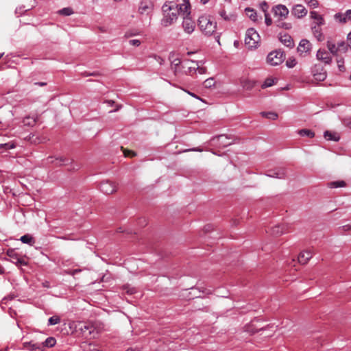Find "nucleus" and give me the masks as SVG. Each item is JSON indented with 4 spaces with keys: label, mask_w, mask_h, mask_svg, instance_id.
<instances>
[{
    "label": "nucleus",
    "mask_w": 351,
    "mask_h": 351,
    "mask_svg": "<svg viewBox=\"0 0 351 351\" xmlns=\"http://www.w3.org/2000/svg\"><path fill=\"white\" fill-rule=\"evenodd\" d=\"M119 107H118L117 109H115L114 111H117L119 110Z\"/></svg>",
    "instance_id": "63"
},
{
    "label": "nucleus",
    "mask_w": 351,
    "mask_h": 351,
    "mask_svg": "<svg viewBox=\"0 0 351 351\" xmlns=\"http://www.w3.org/2000/svg\"><path fill=\"white\" fill-rule=\"evenodd\" d=\"M7 255L11 258V261L16 265H27V262L24 257H21L14 249H9Z\"/></svg>",
    "instance_id": "6"
},
{
    "label": "nucleus",
    "mask_w": 351,
    "mask_h": 351,
    "mask_svg": "<svg viewBox=\"0 0 351 351\" xmlns=\"http://www.w3.org/2000/svg\"><path fill=\"white\" fill-rule=\"evenodd\" d=\"M324 136L327 141H338L340 138L337 133L330 131H326L324 133Z\"/></svg>",
    "instance_id": "26"
},
{
    "label": "nucleus",
    "mask_w": 351,
    "mask_h": 351,
    "mask_svg": "<svg viewBox=\"0 0 351 351\" xmlns=\"http://www.w3.org/2000/svg\"><path fill=\"white\" fill-rule=\"evenodd\" d=\"M239 80L241 86L245 90H250L255 86V82L247 76H241Z\"/></svg>",
    "instance_id": "18"
},
{
    "label": "nucleus",
    "mask_w": 351,
    "mask_h": 351,
    "mask_svg": "<svg viewBox=\"0 0 351 351\" xmlns=\"http://www.w3.org/2000/svg\"><path fill=\"white\" fill-rule=\"evenodd\" d=\"M23 123L25 125L34 126L36 123V118L27 116L23 119Z\"/></svg>",
    "instance_id": "33"
},
{
    "label": "nucleus",
    "mask_w": 351,
    "mask_h": 351,
    "mask_svg": "<svg viewBox=\"0 0 351 351\" xmlns=\"http://www.w3.org/2000/svg\"><path fill=\"white\" fill-rule=\"evenodd\" d=\"M107 103H108L109 105L112 106L114 102L113 101H112V100H109V101H107Z\"/></svg>",
    "instance_id": "59"
},
{
    "label": "nucleus",
    "mask_w": 351,
    "mask_h": 351,
    "mask_svg": "<svg viewBox=\"0 0 351 351\" xmlns=\"http://www.w3.org/2000/svg\"><path fill=\"white\" fill-rule=\"evenodd\" d=\"M346 23L348 21H351V10H348L346 12Z\"/></svg>",
    "instance_id": "51"
},
{
    "label": "nucleus",
    "mask_w": 351,
    "mask_h": 351,
    "mask_svg": "<svg viewBox=\"0 0 351 351\" xmlns=\"http://www.w3.org/2000/svg\"><path fill=\"white\" fill-rule=\"evenodd\" d=\"M343 123L345 126L351 129V118L350 117L344 118L343 120Z\"/></svg>",
    "instance_id": "47"
},
{
    "label": "nucleus",
    "mask_w": 351,
    "mask_h": 351,
    "mask_svg": "<svg viewBox=\"0 0 351 351\" xmlns=\"http://www.w3.org/2000/svg\"><path fill=\"white\" fill-rule=\"evenodd\" d=\"M162 13L160 24L164 27H168L176 23L178 18V5L174 1H166L162 6Z\"/></svg>",
    "instance_id": "1"
},
{
    "label": "nucleus",
    "mask_w": 351,
    "mask_h": 351,
    "mask_svg": "<svg viewBox=\"0 0 351 351\" xmlns=\"http://www.w3.org/2000/svg\"><path fill=\"white\" fill-rule=\"evenodd\" d=\"M204 84L205 87L210 88L215 85V81L213 78H209L204 81Z\"/></svg>",
    "instance_id": "43"
},
{
    "label": "nucleus",
    "mask_w": 351,
    "mask_h": 351,
    "mask_svg": "<svg viewBox=\"0 0 351 351\" xmlns=\"http://www.w3.org/2000/svg\"><path fill=\"white\" fill-rule=\"evenodd\" d=\"M210 0H200V3L202 4V5H205L207 3L209 2Z\"/></svg>",
    "instance_id": "56"
},
{
    "label": "nucleus",
    "mask_w": 351,
    "mask_h": 351,
    "mask_svg": "<svg viewBox=\"0 0 351 351\" xmlns=\"http://www.w3.org/2000/svg\"><path fill=\"white\" fill-rule=\"evenodd\" d=\"M23 346L32 351H42L43 344L34 343L33 341L25 342Z\"/></svg>",
    "instance_id": "21"
},
{
    "label": "nucleus",
    "mask_w": 351,
    "mask_h": 351,
    "mask_svg": "<svg viewBox=\"0 0 351 351\" xmlns=\"http://www.w3.org/2000/svg\"><path fill=\"white\" fill-rule=\"evenodd\" d=\"M296 60L294 58H289L286 62V65L289 68H293L296 65Z\"/></svg>",
    "instance_id": "40"
},
{
    "label": "nucleus",
    "mask_w": 351,
    "mask_h": 351,
    "mask_svg": "<svg viewBox=\"0 0 351 351\" xmlns=\"http://www.w3.org/2000/svg\"><path fill=\"white\" fill-rule=\"evenodd\" d=\"M69 328L73 334L82 335L88 339L96 338L100 332L94 325L82 322H70Z\"/></svg>",
    "instance_id": "2"
},
{
    "label": "nucleus",
    "mask_w": 351,
    "mask_h": 351,
    "mask_svg": "<svg viewBox=\"0 0 351 351\" xmlns=\"http://www.w3.org/2000/svg\"><path fill=\"white\" fill-rule=\"evenodd\" d=\"M334 18L336 21L340 23H346V12L345 13H337L335 14Z\"/></svg>",
    "instance_id": "35"
},
{
    "label": "nucleus",
    "mask_w": 351,
    "mask_h": 351,
    "mask_svg": "<svg viewBox=\"0 0 351 351\" xmlns=\"http://www.w3.org/2000/svg\"><path fill=\"white\" fill-rule=\"evenodd\" d=\"M55 343H56V339L53 337H49L43 343V346L52 347L55 345Z\"/></svg>",
    "instance_id": "37"
},
{
    "label": "nucleus",
    "mask_w": 351,
    "mask_h": 351,
    "mask_svg": "<svg viewBox=\"0 0 351 351\" xmlns=\"http://www.w3.org/2000/svg\"><path fill=\"white\" fill-rule=\"evenodd\" d=\"M59 14L64 16H70L73 14V10L70 8H64L60 10H59Z\"/></svg>",
    "instance_id": "38"
},
{
    "label": "nucleus",
    "mask_w": 351,
    "mask_h": 351,
    "mask_svg": "<svg viewBox=\"0 0 351 351\" xmlns=\"http://www.w3.org/2000/svg\"><path fill=\"white\" fill-rule=\"evenodd\" d=\"M48 322H49V325H55V324L60 323V318L58 316L55 315V316L51 317L49 319Z\"/></svg>",
    "instance_id": "39"
},
{
    "label": "nucleus",
    "mask_w": 351,
    "mask_h": 351,
    "mask_svg": "<svg viewBox=\"0 0 351 351\" xmlns=\"http://www.w3.org/2000/svg\"><path fill=\"white\" fill-rule=\"evenodd\" d=\"M169 60L171 61V68L173 71L175 75H178L180 71V66L181 64V60L178 57V55L176 53H171L169 55Z\"/></svg>",
    "instance_id": "13"
},
{
    "label": "nucleus",
    "mask_w": 351,
    "mask_h": 351,
    "mask_svg": "<svg viewBox=\"0 0 351 351\" xmlns=\"http://www.w3.org/2000/svg\"><path fill=\"white\" fill-rule=\"evenodd\" d=\"M121 149H122L123 154L125 157H133L136 155V154L132 151L128 150L126 149H123V147H121Z\"/></svg>",
    "instance_id": "46"
},
{
    "label": "nucleus",
    "mask_w": 351,
    "mask_h": 351,
    "mask_svg": "<svg viewBox=\"0 0 351 351\" xmlns=\"http://www.w3.org/2000/svg\"><path fill=\"white\" fill-rule=\"evenodd\" d=\"M265 23L267 26H269L271 25L272 23V20L270 18L269 15L265 12Z\"/></svg>",
    "instance_id": "48"
},
{
    "label": "nucleus",
    "mask_w": 351,
    "mask_h": 351,
    "mask_svg": "<svg viewBox=\"0 0 351 351\" xmlns=\"http://www.w3.org/2000/svg\"><path fill=\"white\" fill-rule=\"evenodd\" d=\"M129 43L130 45H133V46H139L141 45V41L138 39H133V40H130L129 41Z\"/></svg>",
    "instance_id": "49"
},
{
    "label": "nucleus",
    "mask_w": 351,
    "mask_h": 351,
    "mask_svg": "<svg viewBox=\"0 0 351 351\" xmlns=\"http://www.w3.org/2000/svg\"><path fill=\"white\" fill-rule=\"evenodd\" d=\"M20 240L22 243L29 244V245H34L35 243L34 238L28 234L22 236Z\"/></svg>",
    "instance_id": "28"
},
{
    "label": "nucleus",
    "mask_w": 351,
    "mask_h": 351,
    "mask_svg": "<svg viewBox=\"0 0 351 351\" xmlns=\"http://www.w3.org/2000/svg\"><path fill=\"white\" fill-rule=\"evenodd\" d=\"M337 66L340 71L343 72L346 71V67L344 66V62L343 59H337Z\"/></svg>",
    "instance_id": "42"
},
{
    "label": "nucleus",
    "mask_w": 351,
    "mask_h": 351,
    "mask_svg": "<svg viewBox=\"0 0 351 351\" xmlns=\"http://www.w3.org/2000/svg\"><path fill=\"white\" fill-rule=\"evenodd\" d=\"M260 36L254 28H249L246 31L245 44L249 49L256 48L260 43Z\"/></svg>",
    "instance_id": "4"
},
{
    "label": "nucleus",
    "mask_w": 351,
    "mask_h": 351,
    "mask_svg": "<svg viewBox=\"0 0 351 351\" xmlns=\"http://www.w3.org/2000/svg\"><path fill=\"white\" fill-rule=\"evenodd\" d=\"M182 26L186 34H191L195 29V23L191 16H183Z\"/></svg>",
    "instance_id": "10"
},
{
    "label": "nucleus",
    "mask_w": 351,
    "mask_h": 351,
    "mask_svg": "<svg viewBox=\"0 0 351 351\" xmlns=\"http://www.w3.org/2000/svg\"><path fill=\"white\" fill-rule=\"evenodd\" d=\"M4 273V269L0 266V274H2Z\"/></svg>",
    "instance_id": "58"
},
{
    "label": "nucleus",
    "mask_w": 351,
    "mask_h": 351,
    "mask_svg": "<svg viewBox=\"0 0 351 351\" xmlns=\"http://www.w3.org/2000/svg\"><path fill=\"white\" fill-rule=\"evenodd\" d=\"M307 5L313 8H315L319 5L317 0H305Z\"/></svg>",
    "instance_id": "41"
},
{
    "label": "nucleus",
    "mask_w": 351,
    "mask_h": 351,
    "mask_svg": "<svg viewBox=\"0 0 351 351\" xmlns=\"http://www.w3.org/2000/svg\"><path fill=\"white\" fill-rule=\"evenodd\" d=\"M97 75V74L96 73H86V75H86V76H91V75H93V76H95V75Z\"/></svg>",
    "instance_id": "55"
},
{
    "label": "nucleus",
    "mask_w": 351,
    "mask_h": 351,
    "mask_svg": "<svg viewBox=\"0 0 351 351\" xmlns=\"http://www.w3.org/2000/svg\"><path fill=\"white\" fill-rule=\"evenodd\" d=\"M272 10L274 16L278 18V20L285 19L289 14L288 8L284 5H277L273 8Z\"/></svg>",
    "instance_id": "8"
},
{
    "label": "nucleus",
    "mask_w": 351,
    "mask_h": 351,
    "mask_svg": "<svg viewBox=\"0 0 351 351\" xmlns=\"http://www.w3.org/2000/svg\"><path fill=\"white\" fill-rule=\"evenodd\" d=\"M348 42L350 47L351 48V32H350L348 35Z\"/></svg>",
    "instance_id": "54"
},
{
    "label": "nucleus",
    "mask_w": 351,
    "mask_h": 351,
    "mask_svg": "<svg viewBox=\"0 0 351 351\" xmlns=\"http://www.w3.org/2000/svg\"><path fill=\"white\" fill-rule=\"evenodd\" d=\"M217 138L219 142V144L223 147L230 145L233 143L232 139L230 137L228 136L227 135H220L217 136Z\"/></svg>",
    "instance_id": "24"
},
{
    "label": "nucleus",
    "mask_w": 351,
    "mask_h": 351,
    "mask_svg": "<svg viewBox=\"0 0 351 351\" xmlns=\"http://www.w3.org/2000/svg\"><path fill=\"white\" fill-rule=\"evenodd\" d=\"M126 351H136V350L134 348H130L127 349Z\"/></svg>",
    "instance_id": "60"
},
{
    "label": "nucleus",
    "mask_w": 351,
    "mask_h": 351,
    "mask_svg": "<svg viewBox=\"0 0 351 351\" xmlns=\"http://www.w3.org/2000/svg\"><path fill=\"white\" fill-rule=\"evenodd\" d=\"M271 234L275 237H279L282 234L289 232V226L286 224L276 225L271 228Z\"/></svg>",
    "instance_id": "15"
},
{
    "label": "nucleus",
    "mask_w": 351,
    "mask_h": 351,
    "mask_svg": "<svg viewBox=\"0 0 351 351\" xmlns=\"http://www.w3.org/2000/svg\"><path fill=\"white\" fill-rule=\"evenodd\" d=\"M298 134L301 136H307L308 138H313L315 136V133L311 130L308 129H302L298 131Z\"/></svg>",
    "instance_id": "31"
},
{
    "label": "nucleus",
    "mask_w": 351,
    "mask_h": 351,
    "mask_svg": "<svg viewBox=\"0 0 351 351\" xmlns=\"http://www.w3.org/2000/svg\"><path fill=\"white\" fill-rule=\"evenodd\" d=\"M154 9V5L152 1L149 0H143L140 2L138 12L140 14H149Z\"/></svg>",
    "instance_id": "12"
},
{
    "label": "nucleus",
    "mask_w": 351,
    "mask_h": 351,
    "mask_svg": "<svg viewBox=\"0 0 351 351\" xmlns=\"http://www.w3.org/2000/svg\"><path fill=\"white\" fill-rule=\"evenodd\" d=\"M311 17L315 21V25H324V19L322 16L319 15L317 12H311Z\"/></svg>",
    "instance_id": "27"
},
{
    "label": "nucleus",
    "mask_w": 351,
    "mask_h": 351,
    "mask_svg": "<svg viewBox=\"0 0 351 351\" xmlns=\"http://www.w3.org/2000/svg\"><path fill=\"white\" fill-rule=\"evenodd\" d=\"M125 289H126V292L128 294H133L134 293V289H129L128 287H125Z\"/></svg>",
    "instance_id": "53"
},
{
    "label": "nucleus",
    "mask_w": 351,
    "mask_h": 351,
    "mask_svg": "<svg viewBox=\"0 0 351 351\" xmlns=\"http://www.w3.org/2000/svg\"><path fill=\"white\" fill-rule=\"evenodd\" d=\"M117 184L114 182L108 179L102 182L100 185V190L106 194H112L117 190Z\"/></svg>",
    "instance_id": "9"
},
{
    "label": "nucleus",
    "mask_w": 351,
    "mask_h": 351,
    "mask_svg": "<svg viewBox=\"0 0 351 351\" xmlns=\"http://www.w3.org/2000/svg\"><path fill=\"white\" fill-rule=\"evenodd\" d=\"M118 231H119V232H123V231L121 230V228H119Z\"/></svg>",
    "instance_id": "61"
},
{
    "label": "nucleus",
    "mask_w": 351,
    "mask_h": 351,
    "mask_svg": "<svg viewBox=\"0 0 351 351\" xmlns=\"http://www.w3.org/2000/svg\"><path fill=\"white\" fill-rule=\"evenodd\" d=\"M312 49L311 43L306 39H302L298 47V52L301 56H306Z\"/></svg>",
    "instance_id": "11"
},
{
    "label": "nucleus",
    "mask_w": 351,
    "mask_h": 351,
    "mask_svg": "<svg viewBox=\"0 0 351 351\" xmlns=\"http://www.w3.org/2000/svg\"><path fill=\"white\" fill-rule=\"evenodd\" d=\"M314 80L317 82L324 81L327 76L326 71L320 64H315L312 70Z\"/></svg>",
    "instance_id": "7"
},
{
    "label": "nucleus",
    "mask_w": 351,
    "mask_h": 351,
    "mask_svg": "<svg viewBox=\"0 0 351 351\" xmlns=\"http://www.w3.org/2000/svg\"><path fill=\"white\" fill-rule=\"evenodd\" d=\"M326 46L328 49L330 51V53L333 55H336L338 53V49L339 47H337L335 43H334L331 40H328L326 43Z\"/></svg>",
    "instance_id": "30"
},
{
    "label": "nucleus",
    "mask_w": 351,
    "mask_h": 351,
    "mask_svg": "<svg viewBox=\"0 0 351 351\" xmlns=\"http://www.w3.org/2000/svg\"><path fill=\"white\" fill-rule=\"evenodd\" d=\"M339 229H340L342 232H346V231L351 230V225H345V226H341V228H339Z\"/></svg>",
    "instance_id": "50"
},
{
    "label": "nucleus",
    "mask_w": 351,
    "mask_h": 351,
    "mask_svg": "<svg viewBox=\"0 0 351 351\" xmlns=\"http://www.w3.org/2000/svg\"><path fill=\"white\" fill-rule=\"evenodd\" d=\"M317 58L324 62L325 64H330L332 62V57L330 53L324 49H319L317 52Z\"/></svg>",
    "instance_id": "17"
},
{
    "label": "nucleus",
    "mask_w": 351,
    "mask_h": 351,
    "mask_svg": "<svg viewBox=\"0 0 351 351\" xmlns=\"http://www.w3.org/2000/svg\"><path fill=\"white\" fill-rule=\"evenodd\" d=\"M246 15L253 21L256 22L258 21V16L256 12L251 8H246L245 10Z\"/></svg>",
    "instance_id": "29"
},
{
    "label": "nucleus",
    "mask_w": 351,
    "mask_h": 351,
    "mask_svg": "<svg viewBox=\"0 0 351 351\" xmlns=\"http://www.w3.org/2000/svg\"><path fill=\"white\" fill-rule=\"evenodd\" d=\"M350 80H351V75H350Z\"/></svg>",
    "instance_id": "64"
},
{
    "label": "nucleus",
    "mask_w": 351,
    "mask_h": 351,
    "mask_svg": "<svg viewBox=\"0 0 351 351\" xmlns=\"http://www.w3.org/2000/svg\"><path fill=\"white\" fill-rule=\"evenodd\" d=\"M261 114L263 117H265L271 120H276L278 118V114L274 112H261Z\"/></svg>",
    "instance_id": "34"
},
{
    "label": "nucleus",
    "mask_w": 351,
    "mask_h": 351,
    "mask_svg": "<svg viewBox=\"0 0 351 351\" xmlns=\"http://www.w3.org/2000/svg\"><path fill=\"white\" fill-rule=\"evenodd\" d=\"M184 67L186 68L185 73L190 75L195 73L197 70H198L200 73H203L204 70L203 68H199L197 62L192 61L185 62Z\"/></svg>",
    "instance_id": "16"
},
{
    "label": "nucleus",
    "mask_w": 351,
    "mask_h": 351,
    "mask_svg": "<svg viewBox=\"0 0 351 351\" xmlns=\"http://www.w3.org/2000/svg\"><path fill=\"white\" fill-rule=\"evenodd\" d=\"M191 151H192V152H202V149H200V148L197 147V148H193V149H185L183 152H191Z\"/></svg>",
    "instance_id": "52"
},
{
    "label": "nucleus",
    "mask_w": 351,
    "mask_h": 351,
    "mask_svg": "<svg viewBox=\"0 0 351 351\" xmlns=\"http://www.w3.org/2000/svg\"><path fill=\"white\" fill-rule=\"evenodd\" d=\"M322 25H315L312 27V32L314 36L319 40H324V35L322 32V28L320 27Z\"/></svg>",
    "instance_id": "25"
},
{
    "label": "nucleus",
    "mask_w": 351,
    "mask_h": 351,
    "mask_svg": "<svg viewBox=\"0 0 351 351\" xmlns=\"http://www.w3.org/2000/svg\"><path fill=\"white\" fill-rule=\"evenodd\" d=\"M197 25L201 32L208 36L213 35L217 29V22L209 15L199 16Z\"/></svg>",
    "instance_id": "3"
},
{
    "label": "nucleus",
    "mask_w": 351,
    "mask_h": 351,
    "mask_svg": "<svg viewBox=\"0 0 351 351\" xmlns=\"http://www.w3.org/2000/svg\"><path fill=\"white\" fill-rule=\"evenodd\" d=\"M327 185L329 188L345 187L346 186V183L343 180H338L328 182Z\"/></svg>",
    "instance_id": "32"
},
{
    "label": "nucleus",
    "mask_w": 351,
    "mask_h": 351,
    "mask_svg": "<svg viewBox=\"0 0 351 351\" xmlns=\"http://www.w3.org/2000/svg\"><path fill=\"white\" fill-rule=\"evenodd\" d=\"M182 3L178 5V14L180 13L183 16H190L191 5L189 0H182Z\"/></svg>",
    "instance_id": "14"
},
{
    "label": "nucleus",
    "mask_w": 351,
    "mask_h": 351,
    "mask_svg": "<svg viewBox=\"0 0 351 351\" xmlns=\"http://www.w3.org/2000/svg\"><path fill=\"white\" fill-rule=\"evenodd\" d=\"M280 40L283 45H285L287 47L291 48L294 46V43L292 38L291 37V36L288 34H285L283 35H280Z\"/></svg>",
    "instance_id": "22"
},
{
    "label": "nucleus",
    "mask_w": 351,
    "mask_h": 351,
    "mask_svg": "<svg viewBox=\"0 0 351 351\" xmlns=\"http://www.w3.org/2000/svg\"><path fill=\"white\" fill-rule=\"evenodd\" d=\"M219 15L226 21H234L236 20V15L233 13H227V12L222 9L219 11Z\"/></svg>",
    "instance_id": "23"
},
{
    "label": "nucleus",
    "mask_w": 351,
    "mask_h": 351,
    "mask_svg": "<svg viewBox=\"0 0 351 351\" xmlns=\"http://www.w3.org/2000/svg\"><path fill=\"white\" fill-rule=\"evenodd\" d=\"M188 93H189L190 95H191L192 97H195V98H196V99H199V97L198 96L195 95V94H193V93H190V92H188Z\"/></svg>",
    "instance_id": "57"
},
{
    "label": "nucleus",
    "mask_w": 351,
    "mask_h": 351,
    "mask_svg": "<svg viewBox=\"0 0 351 351\" xmlns=\"http://www.w3.org/2000/svg\"><path fill=\"white\" fill-rule=\"evenodd\" d=\"M312 256L313 253L311 251L306 250L301 252L298 257V263L302 265H305L312 258Z\"/></svg>",
    "instance_id": "20"
},
{
    "label": "nucleus",
    "mask_w": 351,
    "mask_h": 351,
    "mask_svg": "<svg viewBox=\"0 0 351 351\" xmlns=\"http://www.w3.org/2000/svg\"><path fill=\"white\" fill-rule=\"evenodd\" d=\"M285 58L284 52L281 50H276L270 52L267 57V62L271 66H277L283 62Z\"/></svg>",
    "instance_id": "5"
},
{
    "label": "nucleus",
    "mask_w": 351,
    "mask_h": 351,
    "mask_svg": "<svg viewBox=\"0 0 351 351\" xmlns=\"http://www.w3.org/2000/svg\"><path fill=\"white\" fill-rule=\"evenodd\" d=\"M337 47H339L338 51H346L348 49V46L344 42H340L337 45Z\"/></svg>",
    "instance_id": "45"
},
{
    "label": "nucleus",
    "mask_w": 351,
    "mask_h": 351,
    "mask_svg": "<svg viewBox=\"0 0 351 351\" xmlns=\"http://www.w3.org/2000/svg\"><path fill=\"white\" fill-rule=\"evenodd\" d=\"M114 1H121L122 0H113Z\"/></svg>",
    "instance_id": "62"
},
{
    "label": "nucleus",
    "mask_w": 351,
    "mask_h": 351,
    "mask_svg": "<svg viewBox=\"0 0 351 351\" xmlns=\"http://www.w3.org/2000/svg\"><path fill=\"white\" fill-rule=\"evenodd\" d=\"M292 13L298 18H302L307 14V10L300 4L295 5L292 9Z\"/></svg>",
    "instance_id": "19"
},
{
    "label": "nucleus",
    "mask_w": 351,
    "mask_h": 351,
    "mask_svg": "<svg viewBox=\"0 0 351 351\" xmlns=\"http://www.w3.org/2000/svg\"><path fill=\"white\" fill-rule=\"evenodd\" d=\"M276 78L268 77L265 80V82L262 84V88H265L267 87H270L276 83Z\"/></svg>",
    "instance_id": "36"
},
{
    "label": "nucleus",
    "mask_w": 351,
    "mask_h": 351,
    "mask_svg": "<svg viewBox=\"0 0 351 351\" xmlns=\"http://www.w3.org/2000/svg\"><path fill=\"white\" fill-rule=\"evenodd\" d=\"M15 147V145L12 143L0 144V149L5 148V149H10Z\"/></svg>",
    "instance_id": "44"
}]
</instances>
